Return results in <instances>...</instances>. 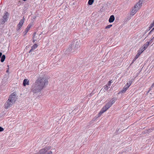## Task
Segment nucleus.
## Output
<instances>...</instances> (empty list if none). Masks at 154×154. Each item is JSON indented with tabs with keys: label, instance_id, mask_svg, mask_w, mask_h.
Instances as JSON below:
<instances>
[{
	"label": "nucleus",
	"instance_id": "obj_17",
	"mask_svg": "<svg viewBox=\"0 0 154 154\" xmlns=\"http://www.w3.org/2000/svg\"><path fill=\"white\" fill-rule=\"evenodd\" d=\"M132 83V82L131 81H129L128 83H127L126 84V85L125 86H126V87L128 88L130 87V86L131 85Z\"/></svg>",
	"mask_w": 154,
	"mask_h": 154
},
{
	"label": "nucleus",
	"instance_id": "obj_11",
	"mask_svg": "<svg viewBox=\"0 0 154 154\" xmlns=\"http://www.w3.org/2000/svg\"><path fill=\"white\" fill-rule=\"evenodd\" d=\"M29 81L26 79H25L23 81V85L24 86H25L26 85H29Z\"/></svg>",
	"mask_w": 154,
	"mask_h": 154
},
{
	"label": "nucleus",
	"instance_id": "obj_20",
	"mask_svg": "<svg viewBox=\"0 0 154 154\" xmlns=\"http://www.w3.org/2000/svg\"><path fill=\"white\" fill-rule=\"evenodd\" d=\"M94 2V0H89L88 2V4L89 5H92Z\"/></svg>",
	"mask_w": 154,
	"mask_h": 154
},
{
	"label": "nucleus",
	"instance_id": "obj_33",
	"mask_svg": "<svg viewBox=\"0 0 154 154\" xmlns=\"http://www.w3.org/2000/svg\"><path fill=\"white\" fill-rule=\"evenodd\" d=\"M2 54V53L1 52H0V58L1 57Z\"/></svg>",
	"mask_w": 154,
	"mask_h": 154
},
{
	"label": "nucleus",
	"instance_id": "obj_1",
	"mask_svg": "<svg viewBox=\"0 0 154 154\" xmlns=\"http://www.w3.org/2000/svg\"><path fill=\"white\" fill-rule=\"evenodd\" d=\"M48 83L47 76L44 74L38 78L32 86L31 91L34 93L40 92Z\"/></svg>",
	"mask_w": 154,
	"mask_h": 154
},
{
	"label": "nucleus",
	"instance_id": "obj_7",
	"mask_svg": "<svg viewBox=\"0 0 154 154\" xmlns=\"http://www.w3.org/2000/svg\"><path fill=\"white\" fill-rule=\"evenodd\" d=\"M9 14L7 12H5L3 17V19L2 21V24L5 23L7 21L8 18Z\"/></svg>",
	"mask_w": 154,
	"mask_h": 154
},
{
	"label": "nucleus",
	"instance_id": "obj_12",
	"mask_svg": "<svg viewBox=\"0 0 154 154\" xmlns=\"http://www.w3.org/2000/svg\"><path fill=\"white\" fill-rule=\"evenodd\" d=\"M128 89V88L126 87V86H125L123 88L122 90L119 92V94H120L124 93Z\"/></svg>",
	"mask_w": 154,
	"mask_h": 154
},
{
	"label": "nucleus",
	"instance_id": "obj_19",
	"mask_svg": "<svg viewBox=\"0 0 154 154\" xmlns=\"http://www.w3.org/2000/svg\"><path fill=\"white\" fill-rule=\"evenodd\" d=\"M110 105H109L107 103V104L104 106L106 108V109L107 110L111 106Z\"/></svg>",
	"mask_w": 154,
	"mask_h": 154
},
{
	"label": "nucleus",
	"instance_id": "obj_24",
	"mask_svg": "<svg viewBox=\"0 0 154 154\" xmlns=\"http://www.w3.org/2000/svg\"><path fill=\"white\" fill-rule=\"evenodd\" d=\"M112 26V25H107L105 27V29H107L110 28Z\"/></svg>",
	"mask_w": 154,
	"mask_h": 154
},
{
	"label": "nucleus",
	"instance_id": "obj_3",
	"mask_svg": "<svg viewBox=\"0 0 154 154\" xmlns=\"http://www.w3.org/2000/svg\"><path fill=\"white\" fill-rule=\"evenodd\" d=\"M51 148L50 146L42 148L35 154H53Z\"/></svg>",
	"mask_w": 154,
	"mask_h": 154
},
{
	"label": "nucleus",
	"instance_id": "obj_34",
	"mask_svg": "<svg viewBox=\"0 0 154 154\" xmlns=\"http://www.w3.org/2000/svg\"><path fill=\"white\" fill-rule=\"evenodd\" d=\"M151 88H150L149 89V90L148 91V93H149V92L151 90Z\"/></svg>",
	"mask_w": 154,
	"mask_h": 154
},
{
	"label": "nucleus",
	"instance_id": "obj_32",
	"mask_svg": "<svg viewBox=\"0 0 154 154\" xmlns=\"http://www.w3.org/2000/svg\"><path fill=\"white\" fill-rule=\"evenodd\" d=\"M9 72V68H8V69H7V70L6 71V72L7 73H8Z\"/></svg>",
	"mask_w": 154,
	"mask_h": 154
},
{
	"label": "nucleus",
	"instance_id": "obj_29",
	"mask_svg": "<svg viewBox=\"0 0 154 154\" xmlns=\"http://www.w3.org/2000/svg\"><path fill=\"white\" fill-rule=\"evenodd\" d=\"M28 31L26 30V29H25V31L24 32V35H25L27 33Z\"/></svg>",
	"mask_w": 154,
	"mask_h": 154
},
{
	"label": "nucleus",
	"instance_id": "obj_9",
	"mask_svg": "<svg viewBox=\"0 0 154 154\" xmlns=\"http://www.w3.org/2000/svg\"><path fill=\"white\" fill-rule=\"evenodd\" d=\"M116 100V98H112L108 103L109 105H110V106H111L112 105L115 103Z\"/></svg>",
	"mask_w": 154,
	"mask_h": 154
},
{
	"label": "nucleus",
	"instance_id": "obj_4",
	"mask_svg": "<svg viewBox=\"0 0 154 154\" xmlns=\"http://www.w3.org/2000/svg\"><path fill=\"white\" fill-rule=\"evenodd\" d=\"M17 99V98L16 93L14 92L10 95L8 99L14 103Z\"/></svg>",
	"mask_w": 154,
	"mask_h": 154
},
{
	"label": "nucleus",
	"instance_id": "obj_14",
	"mask_svg": "<svg viewBox=\"0 0 154 154\" xmlns=\"http://www.w3.org/2000/svg\"><path fill=\"white\" fill-rule=\"evenodd\" d=\"M149 42H147L146 43L143 45V47L141 48L143 49L144 51L149 46Z\"/></svg>",
	"mask_w": 154,
	"mask_h": 154
},
{
	"label": "nucleus",
	"instance_id": "obj_22",
	"mask_svg": "<svg viewBox=\"0 0 154 154\" xmlns=\"http://www.w3.org/2000/svg\"><path fill=\"white\" fill-rule=\"evenodd\" d=\"M31 27V24H29L26 28V30L28 31Z\"/></svg>",
	"mask_w": 154,
	"mask_h": 154
},
{
	"label": "nucleus",
	"instance_id": "obj_36",
	"mask_svg": "<svg viewBox=\"0 0 154 154\" xmlns=\"http://www.w3.org/2000/svg\"><path fill=\"white\" fill-rule=\"evenodd\" d=\"M23 0V1H26V0Z\"/></svg>",
	"mask_w": 154,
	"mask_h": 154
},
{
	"label": "nucleus",
	"instance_id": "obj_28",
	"mask_svg": "<svg viewBox=\"0 0 154 154\" xmlns=\"http://www.w3.org/2000/svg\"><path fill=\"white\" fill-rule=\"evenodd\" d=\"M4 129L0 126V132H2V131H4Z\"/></svg>",
	"mask_w": 154,
	"mask_h": 154
},
{
	"label": "nucleus",
	"instance_id": "obj_18",
	"mask_svg": "<svg viewBox=\"0 0 154 154\" xmlns=\"http://www.w3.org/2000/svg\"><path fill=\"white\" fill-rule=\"evenodd\" d=\"M5 58V55H3L2 57V58L1 60V61L2 62H3Z\"/></svg>",
	"mask_w": 154,
	"mask_h": 154
},
{
	"label": "nucleus",
	"instance_id": "obj_31",
	"mask_svg": "<svg viewBox=\"0 0 154 154\" xmlns=\"http://www.w3.org/2000/svg\"><path fill=\"white\" fill-rule=\"evenodd\" d=\"M154 86V83L151 85L150 88H151V89L152 88H153Z\"/></svg>",
	"mask_w": 154,
	"mask_h": 154
},
{
	"label": "nucleus",
	"instance_id": "obj_23",
	"mask_svg": "<svg viewBox=\"0 0 154 154\" xmlns=\"http://www.w3.org/2000/svg\"><path fill=\"white\" fill-rule=\"evenodd\" d=\"M104 112L102 110H101V111L98 114V117L100 116H101L102 114Z\"/></svg>",
	"mask_w": 154,
	"mask_h": 154
},
{
	"label": "nucleus",
	"instance_id": "obj_10",
	"mask_svg": "<svg viewBox=\"0 0 154 154\" xmlns=\"http://www.w3.org/2000/svg\"><path fill=\"white\" fill-rule=\"evenodd\" d=\"M137 11H138L134 7L132 8L131 11L130 13L131 15L132 16L134 15L135 14Z\"/></svg>",
	"mask_w": 154,
	"mask_h": 154
},
{
	"label": "nucleus",
	"instance_id": "obj_37",
	"mask_svg": "<svg viewBox=\"0 0 154 154\" xmlns=\"http://www.w3.org/2000/svg\"><path fill=\"white\" fill-rule=\"evenodd\" d=\"M8 67H9V66L8 65Z\"/></svg>",
	"mask_w": 154,
	"mask_h": 154
},
{
	"label": "nucleus",
	"instance_id": "obj_8",
	"mask_svg": "<svg viewBox=\"0 0 154 154\" xmlns=\"http://www.w3.org/2000/svg\"><path fill=\"white\" fill-rule=\"evenodd\" d=\"M24 17H23V18L21 20L20 22L18 24L17 26V30H19L22 26L23 25L24 23Z\"/></svg>",
	"mask_w": 154,
	"mask_h": 154
},
{
	"label": "nucleus",
	"instance_id": "obj_15",
	"mask_svg": "<svg viewBox=\"0 0 154 154\" xmlns=\"http://www.w3.org/2000/svg\"><path fill=\"white\" fill-rule=\"evenodd\" d=\"M143 49L141 48L140 50L138 51V52L136 56V58H138L139 56L144 51Z\"/></svg>",
	"mask_w": 154,
	"mask_h": 154
},
{
	"label": "nucleus",
	"instance_id": "obj_6",
	"mask_svg": "<svg viewBox=\"0 0 154 154\" xmlns=\"http://www.w3.org/2000/svg\"><path fill=\"white\" fill-rule=\"evenodd\" d=\"M13 104L14 103L8 99L5 104V108L6 109H8L12 106Z\"/></svg>",
	"mask_w": 154,
	"mask_h": 154
},
{
	"label": "nucleus",
	"instance_id": "obj_35",
	"mask_svg": "<svg viewBox=\"0 0 154 154\" xmlns=\"http://www.w3.org/2000/svg\"><path fill=\"white\" fill-rule=\"evenodd\" d=\"M154 38V37H153V38H152V39H151L150 41V42H151V41H152L153 40V39Z\"/></svg>",
	"mask_w": 154,
	"mask_h": 154
},
{
	"label": "nucleus",
	"instance_id": "obj_2",
	"mask_svg": "<svg viewBox=\"0 0 154 154\" xmlns=\"http://www.w3.org/2000/svg\"><path fill=\"white\" fill-rule=\"evenodd\" d=\"M81 43L80 41L76 40L73 42L69 45V48L67 50L68 52H74L78 51L80 47Z\"/></svg>",
	"mask_w": 154,
	"mask_h": 154
},
{
	"label": "nucleus",
	"instance_id": "obj_38",
	"mask_svg": "<svg viewBox=\"0 0 154 154\" xmlns=\"http://www.w3.org/2000/svg\"><path fill=\"white\" fill-rule=\"evenodd\" d=\"M154 29V28L152 29Z\"/></svg>",
	"mask_w": 154,
	"mask_h": 154
},
{
	"label": "nucleus",
	"instance_id": "obj_30",
	"mask_svg": "<svg viewBox=\"0 0 154 154\" xmlns=\"http://www.w3.org/2000/svg\"><path fill=\"white\" fill-rule=\"evenodd\" d=\"M111 81H109V82H108V85H108V86H110L111 85Z\"/></svg>",
	"mask_w": 154,
	"mask_h": 154
},
{
	"label": "nucleus",
	"instance_id": "obj_5",
	"mask_svg": "<svg viewBox=\"0 0 154 154\" xmlns=\"http://www.w3.org/2000/svg\"><path fill=\"white\" fill-rule=\"evenodd\" d=\"M143 1L141 0H140L137 2L134 5V7L137 11L139 10L142 7Z\"/></svg>",
	"mask_w": 154,
	"mask_h": 154
},
{
	"label": "nucleus",
	"instance_id": "obj_21",
	"mask_svg": "<svg viewBox=\"0 0 154 154\" xmlns=\"http://www.w3.org/2000/svg\"><path fill=\"white\" fill-rule=\"evenodd\" d=\"M36 33L35 32L33 33V42H35V41L36 40V39H35V38H35V36L36 35Z\"/></svg>",
	"mask_w": 154,
	"mask_h": 154
},
{
	"label": "nucleus",
	"instance_id": "obj_16",
	"mask_svg": "<svg viewBox=\"0 0 154 154\" xmlns=\"http://www.w3.org/2000/svg\"><path fill=\"white\" fill-rule=\"evenodd\" d=\"M38 45L37 44H34L32 47L31 49L30 50L29 52L30 53L33 50L35 49L37 47Z\"/></svg>",
	"mask_w": 154,
	"mask_h": 154
},
{
	"label": "nucleus",
	"instance_id": "obj_13",
	"mask_svg": "<svg viewBox=\"0 0 154 154\" xmlns=\"http://www.w3.org/2000/svg\"><path fill=\"white\" fill-rule=\"evenodd\" d=\"M115 17L113 15H112L110 16V17L109 20V23H112L115 20Z\"/></svg>",
	"mask_w": 154,
	"mask_h": 154
},
{
	"label": "nucleus",
	"instance_id": "obj_26",
	"mask_svg": "<svg viewBox=\"0 0 154 154\" xmlns=\"http://www.w3.org/2000/svg\"><path fill=\"white\" fill-rule=\"evenodd\" d=\"M109 88V86H108L107 85H105L104 87V88L106 90H107Z\"/></svg>",
	"mask_w": 154,
	"mask_h": 154
},
{
	"label": "nucleus",
	"instance_id": "obj_25",
	"mask_svg": "<svg viewBox=\"0 0 154 154\" xmlns=\"http://www.w3.org/2000/svg\"><path fill=\"white\" fill-rule=\"evenodd\" d=\"M101 110H102L104 112H105L107 110L106 109V108L104 106Z\"/></svg>",
	"mask_w": 154,
	"mask_h": 154
},
{
	"label": "nucleus",
	"instance_id": "obj_27",
	"mask_svg": "<svg viewBox=\"0 0 154 154\" xmlns=\"http://www.w3.org/2000/svg\"><path fill=\"white\" fill-rule=\"evenodd\" d=\"M136 58V56H135V58L133 60L131 63V64H132L136 60L137 58Z\"/></svg>",
	"mask_w": 154,
	"mask_h": 154
}]
</instances>
